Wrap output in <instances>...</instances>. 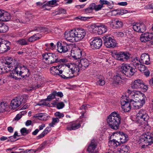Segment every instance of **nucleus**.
Instances as JSON below:
<instances>
[{"label": "nucleus", "mask_w": 153, "mask_h": 153, "mask_svg": "<svg viewBox=\"0 0 153 153\" xmlns=\"http://www.w3.org/2000/svg\"><path fill=\"white\" fill-rule=\"evenodd\" d=\"M59 1V0H52L49 1L42 6V8H45L46 6H51L52 5H54L56 6L58 5L56 3Z\"/></svg>", "instance_id": "obj_37"}, {"label": "nucleus", "mask_w": 153, "mask_h": 153, "mask_svg": "<svg viewBox=\"0 0 153 153\" xmlns=\"http://www.w3.org/2000/svg\"><path fill=\"white\" fill-rule=\"evenodd\" d=\"M68 64L63 63L56 66H53L50 68V69L51 71L55 72L56 74V72H58V74H62V68L64 67L65 65L66 67V65Z\"/></svg>", "instance_id": "obj_26"}, {"label": "nucleus", "mask_w": 153, "mask_h": 153, "mask_svg": "<svg viewBox=\"0 0 153 153\" xmlns=\"http://www.w3.org/2000/svg\"><path fill=\"white\" fill-rule=\"evenodd\" d=\"M146 26L143 23L134 22V31L139 33H143L146 31Z\"/></svg>", "instance_id": "obj_20"}, {"label": "nucleus", "mask_w": 153, "mask_h": 153, "mask_svg": "<svg viewBox=\"0 0 153 153\" xmlns=\"http://www.w3.org/2000/svg\"><path fill=\"white\" fill-rule=\"evenodd\" d=\"M146 98V97L143 93L140 91H134V99L136 101L142 100V102H143L144 101H145Z\"/></svg>", "instance_id": "obj_23"}, {"label": "nucleus", "mask_w": 153, "mask_h": 153, "mask_svg": "<svg viewBox=\"0 0 153 153\" xmlns=\"http://www.w3.org/2000/svg\"><path fill=\"white\" fill-rule=\"evenodd\" d=\"M58 51L60 53H65L70 50L71 45H68L65 42H58L57 43Z\"/></svg>", "instance_id": "obj_14"}, {"label": "nucleus", "mask_w": 153, "mask_h": 153, "mask_svg": "<svg viewBox=\"0 0 153 153\" xmlns=\"http://www.w3.org/2000/svg\"><path fill=\"white\" fill-rule=\"evenodd\" d=\"M77 28L66 31L64 33L65 39L69 42H77Z\"/></svg>", "instance_id": "obj_5"}, {"label": "nucleus", "mask_w": 153, "mask_h": 153, "mask_svg": "<svg viewBox=\"0 0 153 153\" xmlns=\"http://www.w3.org/2000/svg\"><path fill=\"white\" fill-rule=\"evenodd\" d=\"M140 40L142 42H146L153 39V33H147L142 34L140 36Z\"/></svg>", "instance_id": "obj_22"}, {"label": "nucleus", "mask_w": 153, "mask_h": 153, "mask_svg": "<svg viewBox=\"0 0 153 153\" xmlns=\"http://www.w3.org/2000/svg\"><path fill=\"white\" fill-rule=\"evenodd\" d=\"M41 37V34L39 33L36 34L29 38L28 39V41L30 42H32L40 39Z\"/></svg>", "instance_id": "obj_34"}, {"label": "nucleus", "mask_w": 153, "mask_h": 153, "mask_svg": "<svg viewBox=\"0 0 153 153\" xmlns=\"http://www.w3.org/2000/svg\"><path fill=\"white\" fill-rule=\"evenodd\" d=\"M42 59L48 64L56 63L58 56L54 53H46L42 54Z\"/></svg>", "instance_id": "obj_7"}, {"label": "nucleus", "mask_w": 153, "mask_h": 153, "mask_svg": "<svg viewBox=\"0 0 153 153\" xmlns=\"http://www.w3.org/2000/svg\"><path fill=\"white\" fill-rule=\"evenodd\" d=\"M55 116L58 117L59 118H61L64 117V114H63L60 113L59 112H56L54 114Z\"/></svg>", "instance_id": "obj_57"}, {"label": "nucleus", "mask_w": 153, "mask_h": 153, "mask_svg": "<svg viewBox=\"0 0 153 153\" xmlns=\"http://www.w3.org/2000/svg\"><path fill=\"white\" fill-rule=\"evenodd\" d=\"M142 62L139 61L138 62H134V67L135 69H138L139 71V69H140V68L143 65L141 64Z\"/></svg>", "instance_id": "obj_54"}, {"label": "nucleus", "mask_w": 153, "mask_h": 153, "mask_svg": "<svg viewBox=\"0 0 153 153\" xmlns=\"http://www.w3.org/2000/svg\"><path fill=\"white\" fill-rule=\"evenodd\" d=\"M122 71H121L119 73H117L114 75L113 78V83L118 84L121 82L122 79H124L123 76L124 75Z\"/></svg>", "instance_id": "obj_25"}, {"label": "nucleus", "mask_w": 153, "mask_h": 153, "mask_svg": "<svg viewBox=\"0 0 153 153\" xmlns=\"http://www.w3.org/2000/svg\"><path fill=\"white\" fill-rule=\"evenodd\" d=\"M129 150V148L128 146L126 145L122 146L120 148L117 149V152L121 153H128Z\"/></svg>", "instance_id": "obj_33"}, {"label": "nucleus", "mask_w": 153, "mask_h": 153, "mask_svg": "<svg viewBox=\"0 0 153 153\" xmlns=\"http://www.w3.org/2000/svg\"><path fill=\"white\" fill-rule=\"evenodd\" d=\"M90 41L91 46L94 49H99L102 44V40L100 37H93L90 40Z\"/></svg>", "instance_id": "obj_12"}, {"label": "nucleus", "mask_w": 153, "mask_h": 153, "mask_svg": "<svg viewBox=\"0 0 153 153\" xmlns=\"http://www.w3.org/2000/svg\"><path fill=\"white\" fill-rule=\"evenodd\" d=\"M13 65V61L11 57H7L4 60L0 62V74L9 72Z\"/></svg>", "instance_id": "obj_3"}, {"label": "nucleus", "mask_w": 153, "mask_h": 153, "mask_svg": "<svg viewBox=\"0 0 153 153\" xmlns=\"http://www.w3.org/2000/svg\"><path fill=\"white\" fill-rule=\"evenodd\" d=\"M69 64L66 65L64 70L62 71V73L61 74H58V72H56V74L60 76L62 78L64 79H71L74 76V75H72L70 68L68 67Z\"/></svg>", "instance_id": "obj_15"}, {"label": "nucleus", "mask_w": 153, "mask_h": 153, "mask_svg": "<svg viewBox=\"0 0 153 153\" xmlns=\"http://www.w3.org/2000/svg\"><path fill=\"white\" fill-rule=\"evenodd\" d=\"M82 51L79 48L71 50V55L76 59H79L82 56Z\"/></svg>", "instance_id": "obj_24"}, {"label": "nucleus", "mask_w": 153, "mask_h": 153, "mask_svg": "<svg viewBox=\"0 0 153 153\" xmlns=\"http://www.w3.org/2000/svg\"><path fill=\"white\" fill-rule=\"evenodd\" d=\"M8 30V27L7 26L4 24H3L1 27H0V32L5 33Z\"/></svg>", "instance_id": "obj_44"}, {"label": "nucleus", "mask_w": 153, "mask_h": 153, "mask_svg": "<svg viewBox=\"0 0 153 153\" xmlns=\"http://www.w3.org/2000/svg\"><path fill=\"white\" fill-rule=\"evenodd\" d=\"M23 100L22 97H19L12 100L11 102L10 106L12 109H14L19 107L21 104Z\"/></svg>", "instance_id": "obj_17"}, {"label": "nucleus", "mask_w": 153, "mask_h": 153, "mask_svg": "<svg viewBox=\"0 0 153 153\" xmlns=\"http://www.w3.org/2000/svg\"><path fill=\"white\" fill-rule=\"evenodd\" d=\"M139 144L143 142L151 145L153 143V134L150 132H147L139 137V140H136Z\"/></svg>", "instance_id": "obj_4"}, {"label": "nucleus", "mask_w": 153, "mask_h": 153, "mask_svg": "<svg viewBox=\"0 0 153 153\" xmlns=\"http://www.w3.org/2000/svg\"><path fill=\"white\" fill-rule=\"evenodd\" d=\"M30 75V73L28 68L24 66L18 65L15 67V68L12 70V73L10 74L9 77L17 80L19 79L17 76H19L25 78V77H28Z\"/></svg>", "instance_id": "obj_1"}, {"label": "nucleus", "mask_w": 153, "mask_h": 153, "mask_svg": "<svg viewBox=\"0 0 153 153\" xmlns=\"http://www.w3.org/2000/svg\"><path fill=\"white\" fill-rule=\"evenodd\" d=\"M51 130V128L49 127H47L44 131L36 137L37 139H39L43 137Z\"/></svg>", "instance_id": "obj_35"}, {"label": "nucleus", "mask_w": 153, "mask_h": 153, "mask_svg": "<svg viewBox=\"0 0 153 153\" xmlns=\"http://www.w3.org/2000/svg\"><path fill=\"white\" fill-rule=\"evenodd\" d=\"M66 13V10L65 9L62 8H60L59 9L55 12L56 15H59L62 13L65 14Z\"/></svg>", "instance_id": "obj_48"}, {"label": "nucleus", "mask_w": 153, "mask_h": 153, "mask_svg": "<svg viewBox=\"0 0 153 153\" xmlns=\"http://www.w3.org/2000/svg\"><path fill=\"white\" fill-rule=\"evenodd\" d=\"M93 31L97 33L98 35H101L105 33L107 31L108 27L107 26L102 24H100L98 25H93L91 26Z\"/></svg>", "instance_id": "obj_10"}, {"label": "nucleus", "mask_w": 153, "mask_h": 153, "mask_svg": "<svg viewBox=\"0 0 153 153\" xmlns=\"http://www.w3.org/2000/svg\"><path fill=\"white\" fill-rule=\"evenodd\" d=\"M114 21L115 23V27L116 28H120L122 27L123 26V23L121 21L115 20Z\"/></svg>", "instance_id": "obj_43"}, {"label": "nucleus", "mask_w": 153, "mask_h": 153, "mask_svg": "<svg viewBox=\"0 0 153 153\" xmlns=\"http://www.w3.org/2000/svg\"><path fill=\"white\" fill-rule=\"evenodd\" d=\"M55 96V93L54 92H53L47 97V100L48 101L50 102L51 100L54 99Z\"/></svg>", "instance_id": "obj_49"}, {"label": "nucleus", "mask_w": 153, "mask_h": 153, "mask_svg": "<svg viewBox=\"0 0 153 153\" xmlns=\"http://www.w3.org/2000/svg\"><path fill=\"white\" fill-rule=\"evenodd\" d=\"M35 152L33 149L26 150L25 151H21L19 153H34Z\"/></svg>", "instance_id": "obj_59"}, {"label": "nucleus", "mask_w": 153, "mask_h": 153, "mask_svg": "<svg viewBox=\"0 0 153 153\" xmlns=\"http://www.w3.org/2000/svg\"><path fill=\"white\" fill-rule=\"evenodd\" d=\"M54 92L55 93V96H58L60 97H62L63 96V94L62 92H57L56 91H54Z\"/></svg>", "instance_id": "obj_63"}, {"label": "nucleus", "mask_w": 153, "mask_h": 153, "mask_svg": "<svg viewBox=\"0 0 153 153\" xmlns=\"http://www.w3.org/2000/svg\"><path fill=\"white\" fill-rule=\"evenodd\" d=\"M134 108L136 109L141 108L145 104V101H144L143 102H142V100L138 101H136V100L134 101Z\"/></svg>", "instance_id": "obj_38"}, {"label": "nucleus", "mask_w": 153, "mask_h": 153, "mask_svg": "<svg viewBox=\"0 0 153 153\" xmlns=\"http://www.w3.org/2000/svg\"><path fill=\"white\" fill-rule=\"evenodd\" d=\"M115 34L116 36L118 37H122L124 35L123 33L120 31L116 32Z\"/></svg>", "instance_id": "obj_60"}, {"label": "nucleus", "mask_w": 153, "mask_h": 153, "mask_svg": "<svg viewBox=\"0 0 153 153\" xmlns=\"http://www.w3.org/2000/svg\"><path fill=\"white\" fill-rule=\"evenodd\" d=\"M102 6L100 5H97L94 3L91 4L89 7L84 9L85 13L86 14L92 13L94 10L96 11L101 10Z\"/></svg>", "instance_id": "obj_18"}, {"label": "nucleus", "mask_w": 153, "mask_h": 153, "mask_svg": "<svg viewBox=\"0 0 153 153\" xmlns=\"http://www.w3.org/2000/svg\"><path fill=\"white\" fill-rule=\"evenodd\" d=\"M56 61L57 62H59V63H66L68 62V60L65 58L61 59H60L59 58L58 56V59Z\"/></svg>", "instance_id": "obj_55"}, {"label": "nucleus", "mask_w": 153, "mask_h": 153, "mask_svg": "<svg viewBox=\"0 0 153 153\" xmlns=\"http://www.w3.org/2000/svg\"><path fill=\"white\" fill-rule=\"evenodd\" d=\"M22 117V115L21 114H18L14 118V120H19Z\"/></svg>", "instance_id": "obj_64"}, {"label": "nucleus", "mask_w": 153, "mask_h": 153, "mask_svg": "<svg viewBox=\"0 0 153 153\" xmlns=\"http://www.w3.org/2000/svg\"><path fill=\"white\" fill-rule=\"evenodd\" d=\"M133 101L132 99L129 100L128 97L125 95H123L121 100V107L125 112L129 111L131 109V103Z\"/></svg>", "instance_id": "obj_6"}, {"label": "nucleus", "mask_w": 153, "mask_h": 153, "mask_svg": "<svg viewBox=\"0 0 153 153\" xmlns=\"http://www.w3.org/2000/svg\"><path fill=\"white\" fill-rule=\"evenodd\" d=\"M77 35V42L82 39L86 34L85 30L81 28H77V32L76 33Z\"/></svg>", "instance_id": "obj_30"}, {"label": "nucleus", "mask_w": 153, "mask_h": 153, "mask_svg": "<svg viewBox=\"0 0 153 153\" xmlns=\"http://www.w3.org/2000/svg\"><path fill=\"white\" fill-rule=\"evenodd\" d=\"M31 131V129H27L26 128H21L20 130L21 135L23 136H25L30 133Z\"/></svg>", "instance_id": "obj_39"}, {"label": "nucleus", "mask_w": 153, "mask_h": 153, "mask_svg": "<svg viewBox=\"0 0 153 153\" xmlns=\"http://www.w3.org/2000/svg\"><path fill=\"white\" fill-rule=\"evenodd\" d=\"M82 121L74 122L69 123L66 129L68 131L74 130L79 128Z\"/></svg>", "instance_id": "obj_19"}, {"label": "nucleus", "mask_w": 153, "mask_h": 153, "mask_svg": "<svg viewBox=\"0 0 153 153\" xmlns=\"http://www.w3.org/2000/svg\"><path fill=\"white\" fill-rule=\"evenodd\" d=\"M96 82V84L97 85H99L100 86H103L105 85V82L103 78H98Z\"/></svg>", "instance_id": "obj_42"}, {"label": "nucleus", "mask_w": 153, "mask_h": 153, "mask_svg": "<svg viewBox=\"0 0 153 153\" xmlns=\"http://www.w3.org/2000/svg\"><path fill=\"white\" fill-rule=\"evenodd\" d=\"M135 122L137 123L141 124L143 121H147L149 119V116L146 114L145 110L141 109L137 114Z\"/></svg>", "instance_id": "obj_8"}, {"label": "nucleus", "mask_w": 153, "mask_h": 153, "mask_svg": "<svg viewBox=\"0 0 153 153\" xmlns=\"http://www.w3.org/2000/svg\"><path fill=\"white\" fill-rule=\"evenodd\" d=\"M59 121V120L58 118H53L51 123H50L49 125L51 127H53L54 125H55L56 123H58Z\"/></svg>", "instance_id": "obj_46"}, {"label": "nucleus", "mask_w": 153, "mask_h": 153, "mask_svg": "<svg viewBox=\"0 0 153 153\" xmlns=\"http://www.w3.org/2000/svg\"><path fill=\"white\" fill-rule=\"evenodd\" d=\"M111 12L112 15L113 16L122 15V11L121 10H112Z\"/></svg>", "instance_id": "obj_45"}, {"label": "nucleus", "mask_w": 153, "mask_h": 153, "mask_svg": "<svg viewBox=\"0 0 153 153\" xmlns=\"http://www.w3.org/2000/svg\"><path fill=\"white\" fill-rule=\"evenodd\" d=\"M33 30L37 31L38 32H43L45 33H48L47 28L42 27H35Z\"/></svg>", "instance_id": "obj_40"}, {"label": "nucleus", "mask_w": 153, "mask_h": 153, "mask_svg": "<svg viewBox=\"0 0 153 153\" xmlns=\"http://www.w3.org/2000/svg\"><path fill=\"white\" fill-rule=\"evenodd\" d=\"M49 104V103L46 102L44 101H41L39 103L38 105L41 106L42 105H45L46 106H48Z\"/></svg>", "instance_id": "obj_58"}, {"label": "nucleus", "mask_w": 153, "mask_h": 153, "mask_svg": "<svg viewBox=\"0 0 153 153\" xmlns=\"http://www.w3.org/2000/svg\"><path fill=\"white\" fill-rule=\"evenodd\" d=\"M44 116V114L42 113H38L36 114H35L33 116V117L38 118V119H40V120H44V119L43 118H41L42 117H43Z\"/></svg>", "instance_id": "obj_52"}, {"label": "nucleus", "mask_w": 153, "mask_h": 153, "mask_svg": "<svg viewBox=\"0 0 153 153\" xmlns=\"http://www.w3.org/2000/svg\"><path fill=\"white\" fill-rule=\"evenodd\" d=\"M113 55L116 59L122 62L126 61L130 57V54L127 52H115Z\"/></svg>", "instance_id": "obj_9"}, {"label": "nucleus", "mask_w": 153, "mask_h": 153, "mask_svg": "<svg viewBox=\"0 0 153 153\" xmlns=\"http://www.w3.org/2000/svg\"><path fill=\"white\" fill-rule=\"evenodd\" d=\"M97 143L94 140L91 141L90 144L87 149V151L89 153H96L97 152L96 149Z\"/></svg>", "instance_id": "obj_27"}, {"label": "nucleus", "mask_w": 153, "mask_h": 153, "mask_svg": "<svg viewBox=\"0 0 153 153\" xmlns=\"http://www.w3.org/2000/svg\"><path fill=\"white\" fill-rule=\"evenodd\" d=\"M143 81L139 79L134 80V88H140L143 85Z\"/></svg>", "instance_id": "obj_36"}, {"label": "nucleus", "mask_w": 153, "mask_h": 153, "mask_svg": "<svg viewBox=\"0 0 153 153\" xmlns=\"http://www.w3.org/2000/svg\"><path fill=\"white\" fill-rule=\"evenodd\" d=\"M47 142L45 141L42 143L36 150V151H40L44 149L46 146Z\"/></svg>", "instance_id": "obj_50"}, {"label": "nucleus", "mask_w": 153, "mask_h": 153, "mask_svg": "<svg viewBox=\"0 0 153 153\" xmlns=\"http://www.w3.org/2000/svg\"><path fill=\"white\" fill-rule=\"evenodd\" d=\"M65 106V104L62 102H58L56 105L57 108L58 109H61L63 108Z\"/></svg>", "instance_id": "obj_56"}, {"label": "nucleus", "mask_w": 153, "mask_h": 153, "mask_svg": "<svg viewBox=\"0 0 153 153\" xmlns=\"http://www.w3.org/2000/svg\"><path fill=\"white\" fill-rule=\"evenodd\" d=\"M92 18V17H87L82 16H79L76 18V19H79L81 21H85L89 19Z\"/></svg>", "instance_id": "obj_47"}, {"label": "nucleus", "mask_w": 153, "mask_h": 153, "mask_svg": "<svg viewBox=\"0 0 153 153\" xmlns=\"http://www.w3.org/2000/svg\"><path fill=\"white\" fill-rule=\"evenodd\" d=\"M10 14L7 12L3 13L0 10V20L8 21L10 19Z\"/></svg>", "instance_id": "obj_31"}, {"label": "nucleus", "mask_w": 153, "mask_h": 153, "mask_svg": "<svg viewBox=\"0 0 153 153\" xmlns=\"http://www.w3.org/2000/svg\"><path fill=\"white\" fill-rule=\"evenodd\" d=\"M134 69L129 65H126L121 67L120 71L123 74L127 77H131L134 74Z\"/></svg>", "instance_id": "obj_13"}, {"label": "nucleus", "mask_w": 153, "mask_h": 153, "mask_svg": "<svg viewBox=\"0 0 153 153\" xmlns=\"http://www.w3.org/2000/svg\"><path fill=\"white\" fill-rule=\"evenodd\" d=\"M76 63L79 64V67L85 70L90 64L89 61L85 58H82L80 61H77Z\"/></svg>", "instance_id": "obj_21"}, {"label": "nucleus", "mask_w": 153, "mask_h": 153, "mask_svg": "<svg viewBox=\"0 0 153 153\" xmlns=\"http://www.w3.org/2000/svg\"><path fill=\"white\" fill-rule=\"evenodd\" d=\"M118 133L120 135L121 143H125L128 140V137L127 134L124 133L123 132H119Z\"/></svg>", "instance_id": "obj_32"}, {"label": "nucleus", "mask_w": 153, "mask_h": 153, "mask_svg": "<svg viewBox=\"0 0 153 153\" xmlns=\"http://www.w3.org/2000/svg\"><path fill=\"white\" fill-rule=\"evenodd\" d=\"M111 144L113 145L114 146H117V143H118V144H119V142L117 141V140L114 139H113L111 141Z\"/></svg>", "instance_id": "obj_62"}, {"label": "nucleus", "mask_w": 153, "mask_h": 153, "mask_svg": "<svg viewBox=\"0 0 153 153\" xmlns=\"http://www.w3.org/2000/svg\"><path fill=\"white\" fill-rule=\"evenodd\" d=\"M19 44L21 45H25L29 44L27 41L24 39H21L16 42Z\"/></svg>", "instance_id": "obj_41"}, {"label": "nucleus", "mask_w": 153, "mask_h": 153, "mask_svg": "<svg viewBox=\"0 0 153 153\" xmlns=\"http://www.w3.org/2000/svg\"><path fill=\"white\" fill-rule=\"evenodd\" d=\"M10 42L7 40H2L0 42V52L4 53L7 52L10 49Z\"/></svg>", "instance_id": "obj_16"}, {"label": "nucleus", "mask_w": 153, "mask_h": 153, "mask_svg": "<svg viewBox=\"0 0 153 153\" xmlns=\"http://www.w3.org/2000/svg\"><path fill=\"white\" fill-rule=\"evenodd\" d=\"M104 45L107 48H114L116 46V41L109 36H104L102 37Z\"/></svg>", "instance_id": "obj_11"}, {"label": "nucleus", "mask_w": 153, "mask_h": 153, "mask_svg": "<svg viewBox=\"0 0 153 153\" xmlns=\"http://www.w3.org/2000/svg\"><path fill=\"white\" fill-rule=\"evenodd\" d=\"M9 139L8 141H10L11 142H14L17 139L16 138L14 137V136H12L8 137Z\"/></svg>", "instance_id": "obj_61"}, {"label": "nucleus", "mask_w": 153, "mask_h": 153, "mask_svg": "<svg viewBox=\"0 0 153 153\" xmlns=\"http://www.w3.org/2000/svg\"><path fill=\"white\" fill-rule=\"evenodd\" d=\"M121 117L115 112H112L107 118V121L109 126L112 129H118L121 123Z\"/></svg>", "instance_id": "obj_2"}, {"label": "nucleus", "mask_w": 153, "mask_h": 153, "mask_svg": "<svg viewBox=\"0 0 153 153\" xmlns=\"http://www.w3.org/2000/svg\"><path fill=\"white\" fill-rule=\"evenodd\" d=\"M5 104L4 102L0 103V113L3 112L5 109Z\"/></svg>", "instance_id": "obj_53"}, {"label": "nucleus", "mask_w": 153, "mask_h": 153, "mask_svg": "<svg viewBox=\"0 0 153 153\" xmlns=\"http://www.w3.org/2000/svg\"><path fill=\"white\" fill-rule=\"evenodd\" d=\"M78 64L76 63V62L75 64H71V65L69 64L68 67L70 68V69L71 71L72 75L75 72H77L79 71V65H78Z\"/></svg>", "instance_id": "obj_28"}, {"label": "nucleus", "mask_w": 153, "mask_h": 153, "mask_svg": "<svg viewBox=\"0 0 153 153\" xmlns=\"http://www.w3.org/2000/svg\"><path fill=\"white\" fill-rule=\"evenodd\" d=\"M100 3L101 4H99L98 5H100L101 6H102V7L101 8V10L103 7V4H106L107 5L110 4V2L106 0H100Z\"/></svg>", "instance_id": "obj_51"}, {"label": "nucleus", "mask_w": 153, "mask_h": 153, "mask_svg": "<svg viewBox=\"0 0 153 153\" xmlns=\"http://www.w3.org/2000/svg\"><path fill=\"white\" fill-rule=\"evenodd\" d=\"M141 61L143 63L148 65L150 64V57L149 55L147 53L142 54L141 56Z\"/></svg>", "instance_id": "obj_29"}]
</instances>
